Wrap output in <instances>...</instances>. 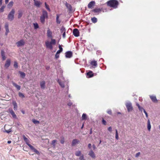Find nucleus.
Segmentation results:
<instances>
[{
    "label": "nucleus",
    "mask_w": 160,
    "mask_h": 160,
    "mask_svg": "<svg viewBox=\"0 0 160 160\" xmlns=\"http://www.w3.org/2000/svg\"><path fill=\"white\" fill-rule=\"evenodd\" d=\"M56 41L55 39H51V41L50 42L48 41H46L45 42V45L47 48H49L50 50L53 49L52 45L56 44Z\"/></svg>",
    "instance_id": "1"
},
{
    "label": "nucleus",
    "mask_w": 160,
    "mask_h": 160,
    "mask_svg": "<svg viewBox=\"0 0 160 160\" xmlns=\"http://www.w3.org/2000/svg\"><path fill=\"white\" fill-rule=\"evenodd\" d=\"M107 4L108 6L116 8L118 5V2L115 0H111L107 2Z\"/></svg>",
    "instance_id": "2"
},
{
    "label": "nucleus",
    "mask_w": 160,
    "mask_h": 160,
    "mask_svg": "<svg viewBox=\"0 0 160 160\" xmlns=\"http://www.w3.org/2000/svg\"><path fill=\"white\" fill-rule=\"evenodd\" d=\"M48 13L46 11L43 10L42 11V14L40 18V20L42 23H44L45 21V18H48Z\"/></svg>",
    "instance_id": "3"
},
{
    "label": "nucleus",
    "mask_w": 160,
    "mask_h": 160,
    "mask_svg": "<svg viewBox=\"0 0 160 160\" xmlns=\"http://www.w3.org/2000/svg\"><path fill=\"white\" fill-rule=\"evenodd\" d=\"M15 12V10L13 9L10 11L8 17V20L12 21L13 20L14 18V14Z\"/></svg>",
    "instance_id": "4"
},
{
    "label": "nucleus",
    "mask_w": 160,
    "mask_h": 160,
    "mask_svg": "<svg viewBox=\"0 0 160 160\" xmlns=\"http://www.w3.org/2000/svg\"><path fill=\"white\" fill-rule=\"evenodd\" d=\"M126 106L128 112H130L133 109V108L132 106L131 102H129L126 103Z\"/></svg>",
    "instance_id": "5"
},
{
    "label": "nucleus",
    "mask_w": 160,
    "mask_h": 160,
    "mask_svg": "<svg viewBox=\"0 0 160 160\" xmlns=\"http://www.w3.org/2000/svg\"><path fill=\"white\" fill-rule=\"evenodd\" d=\"M25 42L23 39H21L16 42V44L18 47L24 45Z\"/></svg>",
    "instance_id": "6"
},
{
    "label": "nucleus",
    "mask_w": 160,
    "mask_h": 160,
    "mask_svg": "<svg viewBox=\"0 0 160 160\" xmlns=\"http://www.w3.org/2000/svg\"><path fill=\"white\" fill-rule=\"evenodd\" d=\"M8 112H9L12 115V117L13 118H17V116L15 114L14 111H13L12 109L11 108H9L7 111Z\"/></svg>",
    "instance_id": "7"
},
{
    "label": "nucleus",
    "mask_w": 160,
    "mask_h": 160,
    "mask_svg": "<svg viewBox=\"0 0 160 160\" xmlns=\"http://www.w3.org/2000/svg\"><path fill=\"white\" fill-rule=\"evenodd\" d=\"M88 154L90 157L93 159H95L96 158L95 154L92 150H91L89 151Z\"/></svg>",
    "instance_id": "8"
},
{
    "label": "nucleus",
    "mask_w": 160,
    "mask_h": 160,
    "mask_svg": "<svg viewBox=\"0 0 160 160\" xmlns=\"http://www.w3.org/2000/svg\"><path fill=\"white\" fill-rule=\"evenodd\" d=\"M28 145L30 147V149L33 151L34 152H35L36 154H39V152L38 151L37 149H36L35 148L32 146L30 144H28Z\"/></svg>",
    "instance_id": "9"
},
{
    "label": "nucleus",
    "mask_w": 160,
    "mask_h": 160,
    "mask_svg": "<svg viewBox=\"0 0 160 160\" xmlns=\"http://www.w3.org/2000/svg\"><path fill=\"white\" fill-rule=\"evenodd\" d=\"M73 35L76 37H78L79 35V31L78 29L77 28H75L73 29Z\"/></svg>",
    "instance_id": "10"
},
{
    "label": "nucleus",
    "mask_w": 160,
    "mask_h": 160,
    "mask_svg": "<svg viewBox=\"0 0 160 160\" xmlns=\"http://www.w3.org/2000/svg\"><path fill=\"white\" fill-rule=\"evenodd\" d=\"M90 64L92 65V67L95 68L98 66L97 63L96 61L93 60L90 62Z\"/></svg>",
    "instance_id": "11"
},
{
    "label": "nucleus",
    "mask_w": 160,
    "mask_h": 160,
    "mask_svg": "<svg viewBox=\"0 0 160 160\" xmlns=\"http://www.w3.org/2000/svg\"><path fill=\"white\" fill-rule=\"evenodd\" d=\"M150 98L152 101L154 102H157L158 100L157 99L156 96L155 95H150L149 96Z\"/></svg>",
    "instance_id": "12"
},
{
    "label": "nucleus",
    "mask_w": 160,
    "mask_h": 160,
    "mask_svg": "<svg viewBox=\"0 0 160 160\" xmlns=\"http://www.w3.org/2000/svg\"><path fill=\"white\" fill-rule=\"evenodd\" d=\"M11 64V60L10 59H8L6 62V63L5 64L4 67H5L7 68H8V67L10 66Z\"/></svg>",
    "instance_id": "13"
},
{
    "label": "nucleus",
    "mask_w": 160,
    "mask_h": 160,
    "mask_svg": "<svg viewBox=\"0 0 160 160\" xmlns=\"http://www.w3.org/2000/svg\"><path fill=\"white\" fill-rule=\"evenodd\" d=\"M95 4V1H92L90 2L88 5V7L89 8H92L93 6H94Z\"/></svg>",
    "instance_id": "14"
},
{
    "label": "nucleus",
    "mask_w": 160,
    "mask_h": 160,
    "mask_svg": "<svg viewBox=\"0 0 160 160\" xmlns=\"http://www.w3.org/2000/svg\"><path fill=\"white\" fill-rule=\"evenodd\" d=\"M66 58H70L72 56V53L71 51H68L65 53Z\"/></svg>",
    "instance_id": "15"
},
{
    "label": "nucleus",
    "mask_w": 160,
    "mask_h": 160,
    "mask_svg": "<svg viewBox=\"0 0 160 160\" xmlns=\"http://www.w3.org/2000/svg\"><path fill=\"white\" fill-rule=\"evenodd\" d=\"M65 5L70 12L72 11V7L71 5L68 3L67 2H66L65 4Z\"/></svg>",
    "instance_id": "16"
},
{
    "label": "nucleus",
    "mask_w": 160,
    "mask_h": 160,
    "mask_svg": "<svg viewBox=\"0 0 160 160\" xmlns=\"http://www.w3.org/2000/svg\"><path fill=\"white\" fill-rule=\"evenodd\" d=\"M45 81H41L40 82V86L41 88L42 89H44L45 87Z\"/></svg>",
    "instance_id": "17"
},
{
    "label": "nucleus",
    "mask_w": 160,
    "mask_h": 160,
    "mask_svg": "<svg viewBox=\"0 0 160 160\" xmlns=\"http://www.w3.org/2000/svg\"><path fill=\"white\" fill-rule=\"evenodd\" d=\"M79 141L77 139H73L72 143V146H74L77 144H78V142H79Z\"/></svg>",
    "instance_id": "18"
},
{
    "label": "nucleus",
    "mask_w": 160,
    "mask_h": 160,
    "mask_svg": "<svg viewBox=\"0 0 160 160\" xmlns=\"http://www.w3.org/2000/svg\"><path fill=\"white\" fill-rule=\"evenodd\" d=\"M52 32L50 31L49 29H48L47 30V36L49 38H51L52 37Z\"/></svg>",
    "instance_id": "19"
},
{
    "label": "nucleus",
    "mask_w": 160,
    "mask_h": 160,
    "mask_svg": "<svg viewBox=\"0 0 160 160\" xmlns=\"http://www.w3.org/2000/svg\"><path fill=\"white\" fill-rule=\"evenodd\" d=\"M12 104L13 105V109L15 111H16L17 110L18 108V106L17 104L15 101H13L12 102Z\"/></svg>",
    "instance_id": "20"
},
{
    "label": "nucleus",
    "mask_w": 160,
    "mask_h": 160,
    "mask_svg": "<svg viewBox=\"0 0 160 160\" xmlns=\"http://www.w3.org/2000/svg\"><path fill=\"white\" fill-rule=\"evenodd\" d=\"M102 10V9L99 8H95L94 9L92 10V11L95 13H98L100 12Z\"/></svg>",
    "instance_id": "21"
},
{
    "label": "nucleus",
    "mask_w": 160,
    "mask_h": 160,
    "mask_svg": "<svg viewBox=\"0 0 160 160\" xmlns=\"http://www.w3.org/2000/svg\"><path fill=\"white\" fill-rule=\"evenodd\" d=\"M60 14H57L56 15V22L57 24H59L60 23L61 21L59 19V18Z\"/></svg>",
    "instance_id": "22"
},
{
    "label": "nucleus",
    "mask_w": 160,
    "mask_h": 160,
    "mask_svg": "<svg viewBox=\"0 0 160 160\" xmlns=\"http://www.w3.org/2000/svg\"><path fill=\"white\" fill-rule=\"evenodd\" d=\"M87 76L88 78H91L93 76V74L92 71H90L87 73Z\"/></svg>",
    "instance_id": "23"
},
{
    "label": "nucleus",
    "mask_w": 160,
    "mask_h": 160,
    "mask_svg": "<svg viewBox=\"0 0 160 160\" xmlns=\"http://www.w3.org/2000/svg\"><path fill=\"white\" fill-rule=\"evenodd\" d=\"M12 84L13 85L15 86L18 90H20V86L17 85V84L13 82H12Z\"/></svg>",
    "instance_id": "24"
},
{
    "label": "nucleus",
    "mask_w": 160,
    "mask_h": 160,
    "mask_svg": "<svg viewBox=\"0 0 160 160\" xmlns=\"http://www.w3.org/2000/svg\"><path fill=\"white\" fill-rule=\"evenodd\" d=\"M7 126L8 127V126H9L8 125H5V126L4 127V130L3 131V132H7V133H9L10 132L12 131V130H11V128H10L9 129H8V130H6V127Z\"/></svg>",
    "instance_id": "25"
},
{
    "label": "nucleus",
    "mask_w": 160,
    "mask_h": 160,
    "mask_svg": "<svg viewBox=\"0 0 160 160\" xmlns=\"http://www.w3.org/2000/svg\"><path fill=\"white\" fill-rule=\"evenodd\" d=\"M34 1L35 5L37 7H39L40 5L41 4V2L35 0H34Z\"/></svg>",
    "instance_id": "26"
},
{
    "label": "nucleus",
    "mask_w": 160,
    "mask_h": 160,
    "mask_svg": "<svg viewBox=\"0 0 160 160\" xmlns=\"http://www.w3.org/2000/svg\"><path fill=\"white\" fill-rule=\"evenodd\" d=\"M1 55L2 60H4L6 59V57L5 56V52L3 50H2L1 51Z\"/></svg>",
    "instance_id": "27"
},
{
    "label": "nucleus",
    "mask_w": 160,
    "mask_h": 160,
    "mask_svg": "<svg viewBox=\"0 0 160 160\" xmlns=\"http://www.w3.org/2000/svg\"><path fill=\"white\" fill-rule=\"evenodd\" d=\"M58 82L59 83L60 85L62 87L64 88V83L63 82H61L59 79H58Z\"/></svg>",
    "instance_id": "28"
},
{
    "label": "nucleus",
    "mask_w": 160,
    "mask_h": 160,
    "mask_svg": "<svg viewBox=\"0 0 160 160\" xmlns=\"http://www.w3.org/2000/svg\"><path fill=\"white\" fill-rule=\"evenodd\" d=\"M147 128L148 131H150L151 128V125L150 124V121L149 119L148 120Z\"/></svg>",
    "instance_id": "29"
},
{
    "label": "nucleus",
    "mask_w": 160,
    "mask_h": 160,
    "mask_svg": "<svg viewBox=\"0 0 160 160\" xmlns=\"http://www.w3.org/2000/svg\"><path fill=\"white\" fill-rule=\"evenodd\" d=\"M18 72L20 74V77L21 78H25L26 76V74L25 73L20 71H19Z\"/></svg>",
    "instance_id": "30"
},
{
    "label": "nucleus",
    "mask_w": 160,
    "mask_h": 160,
    "mask_svg": "<svg viewBox=\"0 0 160 160\" xmlns=\"http://www.w3.org/2000/svg\"><path fill=\"white\" fill-rule=\"evenodd\" d=\"M18 12V18H20L22 16L23 12L21 10H19Z\"/></svg>",
    "instance_id": "31"
},
{
    "label": "nucleus",
    "mask_w": 160,
    "mask_h": 160,
    "mask_svg": "<svg viewBox=\"0 0 160 160\" xmlns=\"http://www.w3.org/2000/svg\"><path fill=\"white\" fill-rule=\"evenodd\" d=\"M23 138L24 141L26 142L27 144L28 145V144H29V141L28 139L26 138L24 135L23 136Z\"/></svg>",
    "instance_id": "32"
},
{
    "label": "nucleus",
    "mask_w": 160,
    "mask_h": 160,
    "mask_svg": "<svg viewBox=\"0 0 160 160\" xmlns=\"http://www.w3.org/2000/svg\"><path fill=\"white\" fill-rule=\"evenodd\" d=\"M66 30L65 28L63 26H62L60 29V32L61 33L66 32Z\"/></svg>",
    "instance_id": "33"
},
{
    "label": "nucleus",
    "mask_w": 160,
    "mask_h": 160,
    "mask_svg": "<svg viewBox=\"0 0 160 160\" xmlns=\"http://www.w3.org/2000/svg\"><path fill=\"white\" fill-rule=\"evenodd\" d=\"M59 49L58 50L57 52V53H60V52H61L62 51V48L61 47V46L60 45H59Z\"/></svg>",
    "instance_id": "34"
},
{
    "label": "nucleus",
    "mask_w": 160,
    "mask_h": 160,
    "mask_svg": "<svg viewBox=\"0 0 160 160\" xmlns=\"http://www.w3.org/2000/svg\"><path fill=\"white\" fill-rule=\"evenodd\" d=\"M91 20L92 22L95 23L97 21V19L95 17H93L91 18Z\"/></svg>",
    "instance_id": "35"
},
{
    "label": "nucleus",
    "mask_w": 160,
    "mask_h": 160,
    "mask_svg": "<svg viewBox=\"0 0 160 160\" xmlns=\"http://www.w3.org/2000/svg\"><path fill=\"white\" fill-rule=\"evenodd\" d=\"M13 2L12 1H11L8 4V7L9 8H11L13 6Z\"/></svg>",
    "instance_id": "36"
},
{
    "label": "nucleus",
    "mask_w": 160,
    "mask_h": 160,
    "mask_svg": "<svg viewBox=\"0 0 160 160\" xmlns=\"http://www.w3.org/2000/svg\"><path fill=\"white\" fill-rule=\"evenodd\" d=\"M81 154V152L80 151H78L75 152V155L79 157L80 156Z\"/></svg>",
    "instance_id": "37"
},
{
    "label": "nucleus",
    "mask_w": 160,
    "mask_h": 160,
    "mask_svg": "<svg viewBox=\"0 0 160 160\" xmlns=\"http://www.w3.org/2000/svg\"><path fill=\"white\" fill-rule=\"evenodd\" d=\"M57 142V140H53L52 141V145L54 148L56 146V143Z\"/></svg>",
    "instance_id": "38"
},
{
    "label": "nucleus",
    "mask_w": 160,
    "mask_h": 160,
    "mask_svg": "<svg viewBox=\"0 0 160 160\" xmlns=\"http://www.w3.org/2000/svg\"><path fill=\"white\" fill-rule=\"evenodd\" d=\"M33 24L35 29H37L38 28L39 26L38 24L37 23H34Z\"/></svg>",
    "instance_id": "39"
},
{
    "label": "nucleus",
    "mask_w": 160,
    "mask_h": 160,
    "mask_svg": "<svg viewBox=\"0 0 160 160\" xmlns=\"http://www.w3.org/2000/svg\"><path fill=\"white\" fill-rule=\"evenodd\" d=\"M32 121L35 124H38L39 123V121H37L35 119H32Z\"/></svg>",
    "instance_id": "40"
},
{
    "label": "nucleus",
    "mask_w": 160,
    "mask_h": 160,
    "mask_svg": "<svg viewBox=\"0 0 160 160\" xmlns=\"http://www.w3.org/2000/svg\"><path fill=\"white\" fill-rule=\"evenodd\" d=\"M45 5L46 8L49 12L50 11V9L49 8V6L47 4L46 2L45 3Z\"/></svg>",
    "instance_id": "41"
},
{
    "label": "nucleus",
    "mask_w": 160,
    "mask_h": 160,
    "mask_svg": "<svg viewBox=\"0 0 160 160\" xmlns=\"http://www.w3.org/2000/svg\"><path fill=\"white\" fill-rule=\"evenodd\" d=\"M116 134H115V138L117 140H118L119 139L118 131L117 129L115 130Z\"/></svg>",
    "instance_id": "42"
},
{
    "label": "nucleus",
    "mask_w": 160,
    "mask_h": 160,
    "mask_svg": "<svg viewBox=\"0 0 160 160\" xmlns=\"http://www.w3.org/2000/svg\"><path fill=\"white\" fill-rule=\"evenodd\" d=\"M87 116L86 114L85 113H83L82 115V120H86V119Z\"/></svg>",
    "instance_id": "43"
},
{
    "label": "nucleus",
    "mask_w": 160,
    "mask_h": 160,
    "mask_svg": "<svg viewBox=\"0 0 160 160\" xmlns=\"http://www.w3.org/2000/svg\"><path fill=\"white\" fill-rule=\"evenodd\" d=\"M18 95L19 97L22 98L25 97L24 95L22 93L20 92H19Z\"/></svg>",
    "instance_id": "44"
},
{
    "label": "nucleus",
    "mask_w": 160,
    "mask_h": 160,
    "mask_svg": "<svg viewBox=\"0 0 160 160\" xmlns=\"http://www.w3.org/2000/svg\"><path fill=\"white\" fill-rule=\"evenodd\" d=\"M14 67L15 68H18V64L17 62H14Z\"/></svg>",
    "instance_id": "45"
},
{
    "label": "nucleus",
    "mask_w": 160,
    "mask_h": 160,
    "mask_svg": "<svg viewBox=\"0 0 160 160\" xmlns=\"http://www.w3.org/2000/svg\"><path fill=\"white\" fill-rule=\"evenodd\" d=\"M5 8V7L3 6H2L0 8V12H2L4 11V9Z\"/></svg>",
    "instance_id": "46"
},
{
    "label": "nucleus",
    "mask_w": 160,
    "mask_h": 160,
    "mask_svg": "<svg viewBox=\"0 0 160 160\" xmlns=\"http://www.w3.org/2000/svg\"><path fill=\"white\" fill-rule=\"evenodd\" d=\"M79 159L80 160H85L84 158V156L83 155L80 157L79 158Z\"/></svg>",
    "instance_id": "47"
},
{
    "label": "nucleus",
    "mask_w": 160,
    "mask_h": 160,
    "mask_svg": "<svg viewBox=\"0 0 160 160\" xmlns=\"http://www.w3.org/2000/svg\"><path fill=\"white\" fill-rule=\"evenodd\" d=\"M59 53H57V52H56V53L55 54V57L56 58V59L58 58H59Z\"/></svg>",
    "instance_id": "48"
},
{
    "label": "nucleus",
    "mask_w": 160,
    "mask_h": 160,
    "mask_svg": "<svg viewBox=\"0 0 160 160\" xmlns=\"http://www.w3.org/2000/svg\"><path fill=\"white\" fill-rule=\"evenodd\" d=\"M5 28H8V23H6L5 25Z\"/></svg>",
    "instance_id": "49"
},
{
    "label": "nucleus",
    "mask_w": 160,
    "mask_h": 160,
    "mask_svg": "<svg viewBox=\"0 0 160 160\" xmlns=\"http://www.w3.org/2000/svg\"><path fill=\"white\" fill-rule=\"evenodd\" d=\"M102 123L104 125H106V121L103 119L102 120Z\"/></svg>",
    "instance_id": "50"
},
{
    "label": "nucleus",
    "mask_w": 160,
    "mask_h": 160,
    "mask_svg": "<svg viewBox=\"0 0 160 160\" xmlns=\"http://www.w3.org/2000/svg\"><path fill=\"white\" fill-rule=\"evenodd\" d=\"M60 142L62 144H63L64 143V138H62V139L60 141Z\"/></svg>",
    "instance_id": "51"
},
{
    "label": "nucleus",
    "mask_w": 160,
    "mask_h": 160,
    "mask_svg": "<svg viewBox=\"0 0 160 160\" xmlns=\"http://www.w3.org/2000/svg\"><path fill=\"white\" fill-rule=\"evenodd\" d=\"M140 154V152H138L136 154L135 157L136 158L138 157Z\"/></svg>",
    "instance_id": "52"
},
{
    "label": "nucleus",
    "mask_w": 160,
    "mask_h": 160,
    "mask_svg": "<svg viewBox=\"0 0 160 160\" xmlns=\"http://www.w3.org/2000/svg\"><path fill=\"white\" fill-rule=\"evenodd\" d=\"M108 131H109L110 132H111L112 131V127H108Z\"/></svg>",
    "instance_id": "53"
},
{
    "label": "nucleus",
    "mask_w": 160,
    "mask_h": 160,
    "mask_svg": "<svg viewBox=\"0 0 160 160\" xmlns=\"http://www.w3.org/2000/svg\"><path fill=\"white\" fill-rule=\"evenodd\" d=\"M143 112L145 113V114L146 117L147 118H148V113H147V112L144 109H143Z\"/></svg>",
    "instance_id": "54"
},
{
    "label": "nucleus",
    "mask_w": 160,
    "mask_h": 160,
    "mask_svg": "<svg viewBox=\"0 0 160 160\" xmlns=\"http://www.w3.org/2000/svg\"><path fill=\"white\" fill-rule=\"evenodd\" d=\"M107 112L109 114L111 115L112 114V111L111 110H109L107 111Z\"/></svg>",
    "instance_id": "55"
},
{
    "label": "nucleus",
    "mask_w": 160,
    "mask_h": 160,
    "mask_svg": "<svg viewBox=\"0 0 160 160\" xmlns=\"http://www.w3.org/2000/svg\"><path fill=\"white\" fill-rule=\"evenodd\" d=\"M138 109H139V110L140 111H141V112L142 111V110H143V109H144L143 108L141 107V106L139 107L138 108Z\"/></svg>",
    "instance_id": "56"
},
{
    "label": "nucleus",
    "mask_w": 160,
    "mask_h": 160,
    "mask_svg": "<svg viewBox=\"0 0 160 160\" xmlns=\"http://www.w3.org/2000/svg\"><path fill=\"white\" fill-rule=\"evenodd\" d=\"M88 147L90 149L91 148V144L90 143H89L88 145Z\"/></svg>",
    "instance_id": "57"
},
{
    "label": "nucleus",
    "mask_w": 160,
    "mask_h": 160,
    "mask_svg": "<svg viewBox=\"0 0 160 160\" xmlns=\"http://www.w3.org/2000/svg\"><path fill=\"white\" fill-rule=\"evenodd\" d=\"M68 105L69 106H71L72 105V103L71 102H69L68 103Z\"/></svg>",
    "instance_id": "58"
},
{
    "label": "nucleus",
    "mask_w": 160,
    "mask_h": 160,
    "mask_svg": "<svg viewBox=\"0 0 160 160\" xmlns=\"http://www.w3.org/2000/svg\"><path fill=\"white\" fill-rule=\"evenodd\" d=\"M65 33L66 32H64L62 33V37L64 38L65 37Z\"/></svg>",
    "instance_id": "59"
},
{
    "label": "nucleus",
    "mask_w": 160,
    "mask_h": 160,
    "mask_svg": "<svg viewBox=\"0 0 160 160\" xmlns=\"http://www.w3.org/2000/svg\"><path fill=\"white\" fill-rule=\"evenodd\" d=\"M5 29H6V31H7V32H9V28H5Z\"/></svg>",
    "instance_id": "60"
},
{
    "label": "nucleus",
    "mask_w": 160,
    "mask_h": 160,
    "mask_svg": "<svg viewBox=\"0 0 160 160\" xmlns=\"http://www.w3.org/2000/svg\"><path fill=\"white\" fill-rule=\"evenodd\" d=\"M92 147L94 150H95L96 148V146L94 144L92 145Z\"/></svg>",
    "instance_id": "61"
},
{
    "label": "nucleus",
    "mask_w": 160,
    "mask_h": 160,
    "mask_svg": "<svg viewBox=\"0 0 160 160\" xmlns=\"http://www.w3.org/2000/svg\"><path fill=\"white\" fill-rule=\"evenodd\" d=\"M136 105L138 107V108L140 107V106L139 105V104L138 103H136Z\"/></svg>",
    "instance_id": "62"
},
{
    "label": "nucleus",
    "mask_w": 160,
    "mask_h": 160,
    "mask_svg": "<svg viewBox=\"0 0 160 160\" xmlns=\"http://www.w3.org/2000/svg\"><path fill=\"white\" fill-rule=\"evenodd\" d=\"M9 0H5V2L6 4H7Z\"/></svg>",
    "instance_id": "63"
},
{
    "label": "nucleus",
    "mask_w": 160,
    "mask_h": 160,
    "mask_svg": "<svg viewBox=\"0 0 160 160\" xmlns=\"http://www.w3.org/2000/svg\"><path fill=\"white\" fill-rule=\"evenodd\" d=\"M2 0H0V5H1L2 4Z\"/></svg>",
    "instance_id": "64"
}]
</instances>
